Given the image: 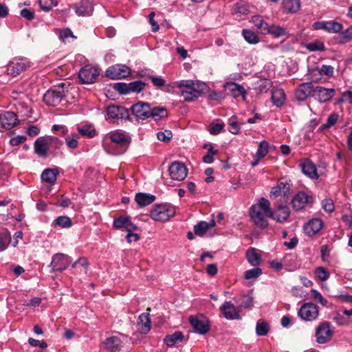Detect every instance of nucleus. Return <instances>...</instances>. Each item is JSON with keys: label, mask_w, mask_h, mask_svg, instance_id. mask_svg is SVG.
Wrapping results in <instances>:
<instances>
[{"label": "nucleus", "mask_w": 352, "mask_h": 352, "mask_svg": "<svg viewBox=\"0 0 352 352\" xmlns=\"http://www.w3.org/2000/svg\"><path fill=\"white\" fill-rule=\"evenodd\" d=\"M49 144L47 142V138H38L34 142V151L35 153L41 157H45L47 153V151L49 148Z\"/></svg>", "instance_id": "nucleus-28"}, {"label": "nucleus", "mask_w": 352, "mask_h": 352, "mask_svg": "<svg viewBox=\"0 0 352 352\" xmlns=\"http://www.w3.org/2000/svg\"><path fill=\"white\" fill-rule=\"evenodd\" d=\"M322 226L323 223L320 219H314L305 225L304 229L308 235L311 236L319 232L322 229Z\"/></svg>", "instance_id": "nucleus-31"}, {"label": "nucleus", "mask_w": 352, "mask_h": 352, "mask_svg": "<svg viewBox=\"0 0 352 352\" xmlns=\"http://www.w3.org/2000/svg\"><path fill=\"white\" fill-rule=\"evenodd\" d=\"M333 335L330 329V323L325 322L320 324L316 330V340L319 344H324L329 342Z\"/></svg>", "instance_id": "nucleus-14"}, {"label": "nucleus", "mask_w": 352, "mask_h": 352, "mask_svg": "<svg viewBox=\"0 0 352 352\" xmlns=\"http://www.w3.org/2000/svg\"><path fill=\"white\" fill-rule=\"evenodd\" d=\"M107 116L111 119H122L128 116L126 108L121 106L111 105L107 108Z\"/></svg>", "instance_id": "nucleus-24"}, {"label": "nucleus", "mask_w": 352, "mask_h": 352, "mask_svg": "<svg viewBox=\"0 0 352 352\" xmlns=\"http://www.w3.org/2000/svg\"><path fill=\"white\" fill-rule=\"evenodd\" d=\"M19 123L16 115L12 111H6L0 114V131L10 129Z\"/></svg>", "instance_id": "nucleus-16"}, {"label": "nucleus", "mask_w": 352, "mask_h": 352, "mask_svg": "<svg viewBox=\"0 0 352 352\" xmlns=\"http://www.w3.org/2000/svg\"><path fill=\"white\" fill-rule=\"evenodd\" d=\"M155 197L151 194L139 192L136 194L135 200L140 207L146 206L154 202Z\"/></svg>", "instance_id": "nucleus-36"}, {"label": "nucleus", "mask_w": 352, "mask_h": 352, "mask_svg": "<svg viewBox=\"0 0 352 352\" xmlns=\"http://www.w3.org/2000/svg\"><path fill=\"white\" fill-rule=\"evenodd\" d=\"M217 153L218 151L210 145L207 153L203 157V161L206 164H211L213 162V157Z\"/></svg>", "instance_id": "nucleus-55"}, {"label": "nucleus", "mask_w": 352, "mask_h": 352, "mask_svg": "<svg viewBox=\"0 0 352 352\" xmlns=\"http://www.w3.org/2000/svg\"><path fill=\"white\" fill-rule=\"evenodd\" d=\"M128 86L130 89V92L139 93L144 89L145 83L140 80L133 81L128 83Z\"/></svg>", "instance_id": "nucleus-51"}, {"label": "nucleus", "mask_w": 352, "mask_h": 352, "mask_svg": "<svg viewBox=\"0 0 352 352\" xmlns=\"http://www.w3.org/2000/svg\"><path fill=\"white\" fill-rule=\"evenodd\" d=\"M111 143L108 152L112 155H120L124 153L129 147L130 141L129 138L119 131H111L108 134Z\"/></svg>", "instance_id": "nucleus-3"}, {"label": "nucleus", "mask_w": 352, "mask_h": 352, "mask_svg": "<svg viewBox=\"0 0 352 352\" xmlns=\"http://www.w3.org/2000/svg\"><path fill=\"white\" fill-rule=\"evenodd\" d=\"M340 43H346L352 40V25L347 29L341 31L339 34Z\"/></svg>", "instance_id": "nucleus-48"}, {"label": "nucleus", "mask_w": 352, "mask_h": 352, "mask_svg": "<svg viewBox=\"0 0 352 352\" xmlns=\"http://www.w3.org/2000/svg\"><path fill=\"white\" fill-rule=\"evenodd\" d=\"M151 106L144 102H138L131 107L132 113L137 118L145 120L149 118Z\"/></svg>", "instance_id": "nucleus-20"}, {"label": "nucleus", "mask_w": 352, "mask_h": 352, "mask_svg": "<svg viewBox=\"0 0 352 352\" xmlns=\"http://www.w3.org/2000/svg\"><path fill=\"white\" fill-rule=\"evenodd\" d=\"M223 126L224 124L223 122H212L210 124L208 131L212 135H217L222 131Z\"/></svg>", "instance_id": "nucleus-59"}, {"label": "nucleus", "mask_w": 352, "mask_h": 352, "mask_svg": "<svg viewBox=\"0 0 352 352\" xmlns=\"http://www.w3.org/2000/svg\"><path fill=\"white\" fill-rule=\"evenodd\" d=\"M71 263L72 259L68 255L57 253L52 256L50 267L53 272H63L68 267Z\"/></svg>", "instance_id": "nucleus-8"}, {"label": "nucleus", "mask_w": 352, "mask_h": 352, "mask_svg": "<svg viewBox=\"0 0 352 352\" xmlns=\"http://www.w3.org/2000/svg\"><path fill=\"white\" fill-rule=\"evenodd\" d=\"M137 327L141 333L146 334L151 330V319L148 313L142 314L137 322Z\"/></svg>", "instance_id": "nucleus-27"}, {"label": "nucleus", "mask_w": 352, "mask_h": 352, "mask_svg": "<svg viewBox=\"0 0 352 352\" xmlns=\"http://www.w3.org/2000/svg\"><path fill=\"white\" fill-rule=\"evenodd\" d=\"M215 224L214 219H211L209 222L201 221L194 226L195 234L203 236L210 228H214Z\"/></svg>", "instance_id": "nucleus-30"}, {"label": "nucleus", "mask_w": 352, "mask_h": 352, "mask_svg": "<svg viewBox=\"0 0 352 352\" xmlns=\"http://www.w3.org/2000/svg\"><path fill=\"white\" fill-rule=\"evenodd\" d=\"M183 339V333L181 331H175L173 334L166 336L164 342L168 346H173L177 341H182Z\"/></svg>", "instance_id": "nucleus-41"}, {"label": "nucleus", "mask_w": 352, "mask_h": 352, "mask_svg": "<svg viewBox=\"0 0 352 352\" xmlns=\"http://www.w3.org/2000/svg\"><path fill=\"white\" fill-rule=\"evenodd\" d=\"M225 89L226 91L230 93L234 98L242 96L243 100H245L246 98V91L241 85L233 82H229L225 85Z\"/></svg>", "instance_id": "nucleus-23"}, {"label": "nucleus", "mask_w": 352, "mask_h": 352, "mask_svg": "<svg viewBox=\"0 0 352 352\" xmlns=\"http://www.w3.org/2000/svg\"><path fill=\"white\" fill-rule=\"evenodd\" d=\"M10 242V232L7 230H3L0 232V252L6 250Z\"/></svg>", "instance_id": "nucleus-42"}, {"label": "nucleus", "mask_w": 352, "mask_h": 352, "mask_svg": "<svg viewBox=\"0 0 352 352\" xmlns=\"http://www.w3.org/2000/svg\"><path fill=\"white\" fill-rule=\"evenodd\" d=\"M175 214V208L168 204L157 205L151 211V217L157 221H166Z\"/></svg>", "instance_id": "nucleus-4"}, {"label": "nucleus", "mask_w": 352, "mask_h": 352, "mask_svg": "<svg viewBox=\"0 0 352 352\" xmlns=\"http://www.w3.org/2000/svg\"><path fill=\"white\" fill-rule=\"evenodd\" d=\"M220 310L227 320H241L239 311L231 302L226 301L221 307Z\"/></svg>", "instance_id": "nucleus-21"}, {"label": "nucleus", "mask_w": 352, "mask_h": 352, "mask_svg": "<svg viewBox=\"0 0 352 352\" xmlns=\"http://www.w3.org/2000/svg\"><path fill=\"white\" fill-rule=\"evenodd\" d=\"M246 258L252 266H257L261 263V256L256 252L254 248L248 249L246 252Z\"/></svg>", "instance_id": "nucleus-40"}, {"label": "nucleus", "mask_w": 352, "mask_h": 352, "mask_svg": "<svg viewBox=\"0 0 352 352\" xmlns=\"http://www.w3.org/2000/svg\"><path fill=\"white\" fill-rule=\"evenodd\" d=\"M89 261L86 257H80L72 264V267L76 273L86 274L89 268Z\"/></svg>", "instance_id": "nucleus-33"}, {"label": "nucleus", "mask_w": 352, "mask_h": 352, "mask_svg": "<svg viewBox=\"0 0 352 352\" xmlns=\"http://www.w3.org/2000/svg\"><path fill=\"white\" fill-rule=\"evenodd\" d=\"M310 292L311 296L314 300L319 302L323 306H325L327 305V300L322 297V296L319 292H318L316 289H311Z\"/></svg>", "instance_id": "nucleus-62"}, {"label": "nucleus", "mask_w": 352, "mask_h": 352, "mask_svg": "<svg viewBox=\"0 0 352 352\" xmlns=\"http://www.w3.org/2000/svg\"><path fill=\"white\" fill-rule=\"evenodd\" d=\"M299 316L304 320L312 321L318 316V308L312 302H307L298 311Z\"/></svg>", "instance_id": "nucleus-12"}, {"label": "nucleus", "mask_w": 352, "mask_h": 352, "mask_svg": "<svg viewBox=\"0 0 352 352\" xmlns=\"http://www.w3.org/2000/svg\"><path fill=\"white\" fill-rule=\"evenodd\" d=\"M290 189V184L285 179H280L276 186L273 187L270 193L271 199H276L278 197H285Z\"/></svg>", "instance_id": "nucleus-18"}, {"label": "nucleus", "mask_w": 352, "mask_h": 352, "mask_svg": "<svg viewBox=\"0 0 352 352\" xmlns=\"http://www.w3.org/2000/svg\"><path fill=\"white\" fill-rule=\"evenodd\" d=\"M300 0H283V6L287 13H296L300 8Z\"/></svg>", "instance_id": "nucleus-39"}, {"label": "nucleus", "mask_w": 352, "mask_h": 352, "mask_svg": "<svg viewBox=\"0 0 352 352\" xmlns=\"http://www.w3.org/2000/svg\"><path fill=\"white\" fill-rule=\"evenodd\" d=\"M140 76L142 77H147L148 78H149L152 81L153 85H155V87H161L165 85V80L161 76H154L150 74L147 75L146 74H143V72H141Z\"/></svg>", "instance_id": "nucleus-47"}, {"label": "nucleus", "mask_w": 352, "mask_h": 352, "mask_svg": "<svg viewBox=\"0 0 352 352\" xmlns=\"http://www.w3.org/2000/svg\"><path fill=\"white\" fill-rule=\"evenodd\" d=\"M270 34L274 37L278 38L287 34V32L285 28L275 24H267L264 32V34Z\"/></svg>", "instance_id": "nucleus-34"}, {"label": "nucleus", "mask_w": 352, "mask_h": 352, "mask_svg": "<svg viewBox=\"0 0 352 352\" xmlns=\"http://www.w3.org/2000/svg\"><path fill=\"white\" fill-rule=\"evenodd\" d=\"M271 219L278 223L285 222L290 214L289 208L283 204L276 205L274 210L272 209Z\"/></svg>", "instance_id": "nucleus-17"}, {"label": "nucleus", "mask_w": 352, "mask_h": 352, "mask_svg": "<svg viewBox=\"0 0 352 352\" xmlns=\"http://www.w3.org/2000/svg\"><path fill=\"white\" fill-rule=\"evenodd\" d=\"M167 109L164 107L150 108L149 118H152L155 122H158L163 118H167Z\"/></svg>", "instance_id": "nucleus-35"}, {"label": "nucleus", "mask_w": 352, "mask_h": 352, "mask_svg": "<svg viewBox=\"0 0 352 352\" xmlns=\"http://www.w3.org/2000/svg\"><path fill=\"white\" fill-rule=\"evenodd\" d=\"M313 28L315 30H324L329 33H340L343 26L335 21H327L315 22L313 24Z\"/></svg>", "instance_id": "nucleus-15"}, {"label": "nucleus", "mask_w": 352, "mask_h": 352, "mask_svg": "<svg viewBox=\"0 0 352 352\" xmlns=\"http://www.w3.org/2000/svg\"><path fill=\"white\" fill-rule=\"evenodd\" d=\"M54 223L55 225L59 226L63 228H68L72 226V221L71 219L67 216H60L56 218Z\"/></svg>", "instance_id": "nucleus-45"}, {"label": "nucleus", "mask_w": 352, "mask_h": 352, "mask_svg": "<svg viewBox=\"0 0 352 352\" xmlns=\"http://www.w3.org/2000/svg\"><path fill=\"white\" fill-rule=\"evenodd\" d=\"M99 74L100 71L98 67L87 65L79 71L78 76L82 83L90 84L96 81Z\"/></svg>", "instance_id": "nucleus-9"}, {"label": "nucleus", "mask_w": 352, "mask_h": 352, "mask_svg": "<svg viewBox=\"0 0 352 352\" xmlns=\"http://www.w3.org/2000/svg\"><path fill=\"white\" fill-rule=\"evenodd\" d=\"M272 100L275 106L278 107L282 106L285 100V94L283 89H273L272 91Z\"/></svg>", "instance_id": "nucleus-38"}, {"label": "nucleus", "mask_w": 352, "mask_h": 352, "mask_svg": "<svg viewBox=\"0 0 352 352\" xmlns=\"http://www.w3.org/2000/svg\"><path fill=\"white\" fill-rule=\"evenodd\" d=\"M65 96L63 84L48 90L43 96V101L49 106L58 105Z\"/></svg>", "instance_id": "nucleus-7"}, {"label": "nucleus", "mask_w": 352, "mask_h": 352, "mask_svg": "<svg viewBox=\"0 0 352 352\" xmlns=\"http://www.w3.org/2000/svg\"><path fill=\"white\" fill-rule=\"evenodd\" d=\"M262 273V270L259 267H255L251 270H249L245 273V279H251L258 277Z\"/></svg>", "instance_id": "nucleus-61"}, {"label": "nucleus", "mask_w": 352, "mask_h": 352, "mask_svg": "<svg viewBox=\"0 0 352 352\" xmlns=\"http://www.w3.org/2000/svg\"><path fill=\"white\" fill-rule=\"evenodd\" d=\"M335 94L336 90L333 88L314 86L313 98L320 103H324L330 101Z\"/></svg>", "instance_id": "nucleus-10"}, {"label": "nucleus", "mask_w": 352, "mask_h": 352, "mask_svg": "<svg viewBox=\"0 0 352 352\" xmlns=\"http://www.w3.org/2000/svg\"><path fill=\"white\" fill-rule=\"evenodd\" d=\"M58 173L59 172L57 168H46L43 171L41 178L45 182L54 184Z\"/></svg>", "instance_id": "nucleus-37"}, {"label": "nucleus", "mask_w": 352, "mask_h": 352, "mask_svg": "<svg viewBox=\"0 0 352 352\" xmlns=\"http://www.w3.org/2000/svg\"><path fill=\"white\" fill-rule=\"evenodd\" d=\"M272 208L269 200L261 197L257 204L252 206L250 216L254 224L261 228H266L269 223L267 217L271 218Z\"/></svg>", "instance_id": "nucleus-1"}, {"label": "nucleus", "mask_w": 352, "mask_h": 352, "mask_svg": "<svg viewBox=\"0 0 352 352\" xmlns=\"http://www.w3.org/2000/svg\"><path fill=\"white\" fill-rule=\"evenodd\" d=\"M269 144L266 141H262L259 143L256 156L258 158L264 157L268 153Z\"/></svg>", "instance_id": "nucleus-49"}, {"label": "nucleus", "mask_w": 352, "mask_h": 352, "mask_svg": "<svg viewBox=\"0 0 352 352\" xmlns=\"http://www.w3.org/2000/svg\"><path fill=\"white\" fill-rule=\"evenodd\" d=\"M229 131L232 134L236 135L240 132L239 122L236 120L235 117H232L229 119Z\"/></svg>", "instance_id": "nucleus-52"}, {"label": "nucleus", "mask_w": 352, "mask_h": 352, "mask_svg": "<svg viewBox=\"0 0 352 352\" xmlns=\"http://www.w3.org/2000/svg\"><path fill=\"white\" fill-rule=\"evenodd\" d=\"M78 134H72L70 136H67L65 138L66 145L70 148H77L78 143Z\"/></svg>", "instance_id": "nucleus-56"}, {"label": "nucleus", "mask_w": 352, "mask_h": 352, "mask_svg": "<svg viewBox=\"0 0 352 352\" xmlns=\"http://www.w3.org/2000/svg\"><path fill=\"white\" fill-rule=\"evenodd\" d=\"M173 136L172 132L169 130L164 131H160L157 133V139L160 141L167 142L169 141Z\"/></svg>", "instance_id": "nucleus-64"}, {"label": "nucleus", "mask_w": 352, "mask_h": 352, "mask_svg": "<svg viewBox=\"0 0 352 352\" xmlns=\"http://www.w3.org/2000/svg\"><path fill=\"white\" fill-rule=\"evenodd\" d=\"M47 142L50 143V144H49L50 149H52V148L58 149L63 144V142L61 141H60L57 138L47 137Z\"/></svg>", "instance_id": "nucleus-63"}, {"label": "nucleus", "mask_w": 352, "mask_h": 352, "mask_svg": "<svg viewBox=\"0 0 352 352\" xmlns=\"http://www.w3.org/2000/svg\"><path fill=\"white\" fill-rule=\"evenodd\" d=\"M113 226L117 229L125 228L126 231H134L137 229V226L131 222L130 219L124 216L115 219Z\"/></svg>", "instance_id": "nucleus-25"}, {"label": "nucleus", "mask_w": 352, "mask_h": 352, "mask_svg": "<svg viewBox=\"0 0 352 352\" xmlns=\"http://www.w3.org/2000/svg\"><path fill=\"white\" fill-rule=\"evenodd\" d=\"M242 34L245 40L250 44H256L259 42V37L252 30H243Z\"/></svg>", "instance_id": "nucleus-43"}, {"label": "nucleus", "mask_w": 352, "mask_h": 352, "mask_svg": "<svg viewBox=\"0 0 352 352\" xmlns=\"http://www.w3.org/2000/svg\"><path fill=\"white\" fill-rule=\"evenodd\" d=\"M30 63L25 58L14 57L7 65L6 72L8 75L15 77L26 71Z\"/></svg>", "instance_id": "nucleus-5"}, {"label": "nucleus", "mask_w": 352, "mask_h": 352, "mask_svg": "<svg viewBox=\"0 0 352 352\" xmlns=\"http://www.w3.org/2000/svg\"><path fill=\"white\" fill-rule=\"evenodd\" d=\"M78 131L81 135L88 138H94L96 135V131L89 125H84L81 127H79Z\"/></svg>", "instance_id": "nucleus-50"}, {"label": "nucleus", "mask_w": 352, "mask_h": 352, "mask_svg": "<svg viewBox=\"0 0 352 352\" xmlns=\"http://www.w3.org/2000/svg\"><path fill=\"white\" fill-rule=\"evenodd\" d=\"M76 13L78 16H90L94 11V6L89 0H82L80 3L75 6Z\"/></svg>", "instance_id": "nucleus-26"}, {"label": "nucleus", "mask_w": 352, "mask_h": 352, "mask_svg": "<svg viewBox=\"0 0 352 352\" xmlns=\"http://www.w3.org/2000/svg\"><path fill=\"white\" fill-rule=\"evenodd\" d=\"M309 197L303 192H298L292 199V204L295 210H301L309 202Z\"/></svg>", "instance_id": "nucleus-29"}, {"label": "nucleus", "mask_w": 352, "mask_h": 352, "mask_svg": "<svg viewBox=\"0 0 352 352\" xmlns=\"http://www.w3.org/2000/svg\"><path fill=\"white\" fill-rule=\"evenodd\" d=\"M131 69L125 65L117 64L106 70V75L111 79L124 78L130 74Z\"/></svg>", "instance_id": "nucleus-13"}, {"label": "nucleus", "mask_w": 352, "mask_h": 352, "mask_svg": "<svg viewBox=\"0 0 352 352\" xmlns=\"http://www.w3.org/2000/svg\"><path fill=\"white\" fill-rule=\"evenodd\" d=\"M270 327L268 324L263 320H258L256 325V333L258 336H264L267 334Z\"/></svg>", "instance_id": "nucleus-44"}, {"label": "nucleus", "mask_w": 352, "mask_h": 352, "mask_svg": "<svg viewBox=\"0 0 352 352\" xmlns=\"http://www.w3.org/2000/svg\"><path fill=\"white\" fill-rule=\"evenodd\" d=\"M302 173L312 179H317L318 175L316 166L309 160H305L300 164Z\"/></svg>", "instance_id": "nucleus-32"}, {"label": "nucleus", "mask_w": 352, "mask_h": 352, "mask_svg": "<svg viewBox=\"0 0 352 352\" xmlns=\"http://www.w3.org/2000/svg\"><path fill=\"white\" fill-rule=\"evenodd\" d=\"M113 88L120 94H127L130 93L128 84L123 82H117L113 85Z\"/></svg>", "instance_id": "nucleus-60"}, {"label": "nucleus", "mask_w": 352, "mask_h": 352, "mask_svg": "<svg viewBox=\"0 0 352 352\" xmlns=\"http://www.w3.org/2000/svg\"><path fill=\"white\" fill-rule=\"evenodd\" d=\"M306 47L309 51L315 52V51H320L322 52L324 50V45L322 42L316 41L309 43L306 45Z\"/></svg>", "instance_id": "nucleus-58"}, {"label": "nucleus", "mask_w": 352, "mask_h": 352, "mask_svg": "<svg viewBox=\"0 0 352 352\" xmlns=\"http://www.w3.org/2000/svg\"><path fill=\"white\" fill-rule=\"evenodd\" d=\"M168 171L171 179L177 181L184 180L188 173L184 164L179 161L173 162L169 166Z\"/></svg>", "instance_id": "nucleus-11"}, {"label": "nucleus", "mask_w": 352, "mask_h": 352, "mask_svg": "<svg viewBox=\"0 0 352 352\" xmlns=\"http://www.w3.org/2000/svg\"><path fill=\"white\" fill-rule=\"evenodd\" d=\"M102 345L109 352H119L122 347V342L120 338L111 336L106 338Z\"/></svg>", "instance_id": "nucleus-22"}, {"label": "nucleus", "mask_w": 352, "mask_h": 352, "mask_svg": "<svg viewBox=\"0 0 352 352\" xmlns=\"http://www.w3.org/2000/svg\"><path fill=\"white\" fill-rule=\"evenodd\" d=\"M338 115L337 113H332L330 115L327 120V122L320 126V130L323 131L333 126L338 121Z\"/></svg>", "instance_id": "nucleus-53"}, {"label": "nucleus", "mask_w": 352, "mask_h": 352, "mask_svg": "<svg viewBox=\"0 0 352 352\" xmlns=\"http://www.w3.org/2000/svg\"><path fill=\"white\" fill-rule=\"evenodd\" d=\"M314 88L312 82L301 83L295 91V98L298 101H305L309 96L313 97Z\"/></svg>", "instance_id": "nucleus-19"}, {"label": "nucleus", "mask_w": 352, "mask_h": 352, "mask_svg": "<svg viewBox=\"0 0 352 352\" xmlns=\"http://www.w3.org/2000/svg\"><path fill=\"white\" fill-rule=\"evenodd\" d=\"M185 101L191 102L198 98L206 89V83L199 80H183L176 82Z\"/></svg>", "instance_id": "nucleus-2"}, {"label": "nucleus", "mask_w": 352, "mask_h": 352, "mask_svg": "<svg viewBox=\"0 0 352 352\" xmlns=\"http://www.w3.org/2000/svg\"><path fill=\"white\" fill-rule=\"evenodd\" d=\"M189 322L195 332L199 334L204 335L210 331V322L202 314L190 316L189 317Z\"/></svg>", "instance_id": "nucleus-6"}, {"label": "nucleus", "mask_w": 352, "mask_h": 352, "mask_svg": "<svg viewBox=\"0 0 352 352\" xmlns=\"http://www.w3.org/2000/svg\"><path fill=\"white\" fill-rule=\"evenodd\" d=\"M252 22L254 23V26L260 30L261 33L264 34V32H265L268 23L265 22L260 16H252Z\"/></svg>", "instance_id": "nucleus-46"}, {"label": "nucleus", "mask_w": 352, "mask_h": 352, "mask_svg": "<svg viewBox=\"0 0 352 352\" xmlns=\"http://www.w3.org/2000/svg\"><path fill=\"white\" fill-rule=\"evenodd\" d=\"M318 71L319 74L328 77H332L334 74V67L331 65H322Z\"/></svg>", "instance_id": "nucleus-54"}, {"label": "nucleus", "mask_w": 352, "mask_h": 352, "mask_svg": "<svg viewBox=\"0 0 352 352\" xmlns=\"http://www.w3.org/2000/svg\"><path fill=\"white\" fill-rule=\"evenodd\" d=\"M253 305V298L250 294L243 295L241 297V302L239 305L241 308H250Z\"/></svg>", "instance_id": "nucleus-57"}]
</instances>
